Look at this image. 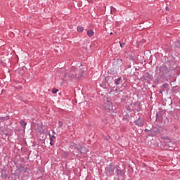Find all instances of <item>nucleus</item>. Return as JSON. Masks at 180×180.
Masks as SVG:
<instances>
[{
  "label": "nucleus",
  "instance_id": "1",
  "mask_svg": "<svg viewBox=\"0 0 180 180\" xmlns=\"http://www.w3.org/2000/svg\"><path fill=\"white\" fill-rule=\"evenodd\" d=\"M75 71V68L72 69V71H71V77H76L77 79H79V77H82V73L81 74H79V71H75V72H73Z\"/></svg>",
  "mask_w": 180,
  "mask_h": 180
},
{
  "label": "nucleus",
  "instance_id": "2",
  "mask_svg": "<svg viewBox=\"0 0 180 180\" xmlns=\"http://www.w3.org/2000/svg\"><path fill=\"white\" fill-rule=\"evenodd\" d=\"M74 147L76 148V150H77L79 152H81V153H86L89 151L87 150V148H85V147H82L81 148H79V146H77V145H75Z\"/></svg>",
  "mask_w": 180,
  "mask_h": 180
},
{
  "label": "nucleus",
  "instance_id": "3",
  "mask_svg": "<svg viewBox=\"0 0 180 180\" xmlns=\"http://www.w3.org/2000/svg\"><path fill=\"white\" fill-rule=\"evenodd\" d=\"M144 121L140 118L135 121V124L139 126L140 127H143Z\"/></svg>",
  "mask_w": 180,
  "mask_h": 180
},
{
  "label": "nucleus",
  "instance_id": "4",
  "mask_svg": "<svg viewBox=\"0 0 180 180\" xmlns=\"http://www.w3.org/2000/svg\"><path fill=\"white\" fill-rule=\"evenodd\" d=\"M94 34V32H93V30H88L87 31V36L89 37H93Z\"/></svg>",
  "mask_w": 180,
  "mask_h": 180
},
{
  "label": "nucleus",
  "instance_id": "5",
  "mask_svg": "<svg viewBox=\"0 0 180 180\" xmlns=\"http://www.w3.org/2000/svg\"><path fill=\"white\" fill-rule=\"evenodd\" d=\"M83 31H84L83 27H81V26L77 27V32H79V33H82L83 32Z\"/></svg>",
  "mask_w": 180,
  "mask_h": 180
},
{
  "label": "nucleus",
  "instance_id": "6",
  "mask_svg": "<svg viewBox=\"0 0 180 180\" xmlns=\"http://www.w3.org/2000/svg\"><path fill=\"white\" fill-rule=\"evenodd\" d=\"M121 80H122V78L119 77L117 79H116L115 84L116 85H119L120 84V82H121Z\"/></svg>",
  "mask_w": 180,
  "mask_h": 180
},
{
  "label": "nucleus",
  "instance_id": "7",
  "mask_svg": "<svg viewBox=\"0 0 180 180\" xmlns=\"http://www.w3.org/2000/svg\"><path fill=\"white\" fill-rule=\"evenodd\" d=\"M20 124L22 127H26L27 126V123L25 122V121H22V120L20 121Z\"/></svg>",
  "mask_w": 180,
  "mask_h": 180
},
{
  "label": "nucleus",
  "instance_id": "8",
  "mask_svg": "<svg viewBox=\"0 0 180 180\" xmlns=\"http://www.w3.org/2000/svg\"><path fill=\"white\" fill-rule=\"evenodd\" d=\"M162 87L164 89L168 88V84H165L164 85L162 86Z\"/></svg>",
  "mask_w": 180,
  "mask_h": 180
},
{
  "label": "nucleus",
  "instance_id": "9",
  "mask_svg": "<svg viewBox=\"0 0 180 180\" xmlns=\"http://www.w3.org/2000/svg\"><path fill=\"white\" fill-rule=\"evenodd\" d=\"M1 177H3V178H6V177H7L6 174L2 172V173H1Z\"/></svg>",
  "mask_w": 180,
  "mask_h": 180
},
{
  "label": "nucleus",
  "instance_id": "10",
  "mask_svg": "<svg viewBox=\"0 0 180 180\" xmlns=\"http://www.w3.org/2000/svg\"><path fill=\"white\" fill-rule=\"evenodd\" d=\"M57 92H58V89H53V94H57Z\"/></svg>",
  "mask_w": 180,
  "mask_h": 180
},
{
  "label": "nucleus",
  "instance_id": "11",
  "mask_svg": "<svg viewBox=\"0 0 180 180\" xmlns=\"http://www.w3.org/2000/svg\"><path fill=\"white\" fill-rule=\"evenodd\" d=\"M165 69H166V67H162V68H160V71H163Z\"/></svg>",
  "mask_w": 180,
  "mask_h": 180
},
{
  "label": "nucleus",
  "instance_id": "12",
  "mask_svg": "<svg viewBox=\"0 0 180 180\" xmlns=\"http://www.w3.org/2000/svg\"><path fill=\"white\" fill-rule=\"evenodd\" d=\"M125 45V44H124V43H122V44H120V46H121V47L122 48L123 47V46H124Z\"/></svg>",
  "mask_w": 180,
  "mask_h": 180
},
{
  "label": "nucleus",
  "instance_id": "13",
  "mask_svg": "<svg viewBox=\"0 0 180 180\" xmlns=\"http://www.w3.org/2000/svg\"><path fill=\"white\" fill-rule=\"evenodd\" d=\"M115 10V8L112 7L111 8V12Z\"/></svg>",
  "mask_w": 180,
  "mask_h": 180
},
{
  "label": "nucleus",
  "instance_id": "14",
  "mask_svg": "<svg viewBox=\"0 0 180 180\" xmlns=\"http://www.w3.org/2000/svg\"><path fill=\"white\" fill-rule=\"evenodd\" d=\"M106 140H109L110 139V136H108L107 138H105Z\"/></svg>",
  "mask_w": 180,
  "mask_h": 180
},
{
  "label": "nucleus",
  "instance_id": "15",
  "mask_svg": "<svg viewBox=\"0 0 180 180\" xmlns=\"http://www.w3.org/2000/svg\"><path fill=\"white\" fill-rule=\"evenodd\" d=\"M160 94H163V91H160Z\"/></svg>",
  "mask_w": 180,
  "mask_h": 180
},
{
  "label": "nucleus",
  "instance_id": "16",
  "mask_svg": "<svg viewBox=\"0 0 180 180\" xmlns=\"http://www.w3.org/2000/svg\"><path fill=\"white\" fill-rule=\"evenodd\" d=\"M88 3H91V0H87Z\"/></svg>",
  "mask_w": 180,
  "mask_h": 180
},
{
  "label": "nucleus",
  "instance_id": "17",
  "mask_svg": "<svg viewBox=\"0 0 180 180\" xmlns=\"http://www.w3.org/2000/svg\"><path fill=\"white\" fill-rule=\"evenodd\" d=\"M166 10L168 11V7H166Z\"/></svg>",
  "mask_w": 180,
  "mask_h": 180
},
{
  "label": "nucleus",
  "instance_id": "18",
  "mask_svg": "<svg viewBox=\"0 0 180 180\" xmlns=\"http://www.w3.org/2000/svg\"><path fill=\"white\" fill-rule=\"evenodd\" d=\"M51 146H53V144H52L51 141Z\"/></svg>",
  "mask_w": 180,
  "mask_h": 180
},
{
  "label": "nucleus",
  "instance_id": "19",
  "mask_svg": "<svg viewBox=\"0 0 180 180\" xmlns=\"http://www.w3.org/2000/svg\"><path fill=\"white\" fill-rule=\"evenodd\" d=\"M110 34H112V32H111V33H110Z\"/></svg>",
  "mask_w": 180,
  "mask_h": 180
}]
</instances>
